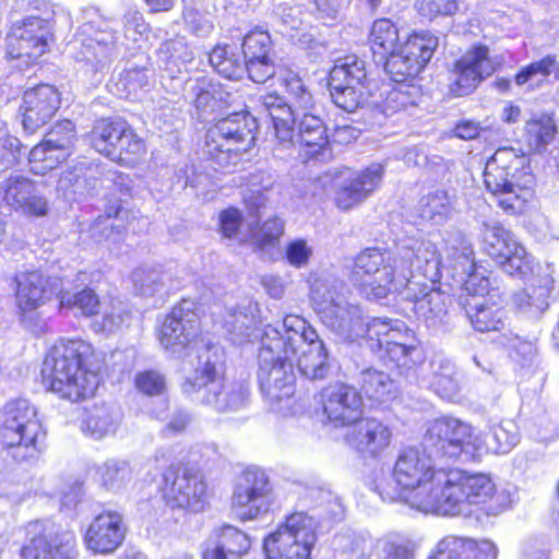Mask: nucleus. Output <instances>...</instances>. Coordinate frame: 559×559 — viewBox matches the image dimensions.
<instances>
[{"label": "nucleus", "instance_id": "f257e3e1", "mask_svg": "<svg viewBox=\"0 0 559 559\" xmlns=\"http://www.w3.org/2000/svg\"><path fill=\"white\" fill-rule=\"evenodd\" d=\"M442 258L433 242L407 239L396 252L366 248L354 261L353 280L369 300H381L399 293L413 302V311L428 328L444 323L450 297L427 284L411 281L414 269L432 284L441 278Z\"/></svg>", "mask_w": 559, "mask_h": 559}, {"label": "nucleus", "instance_id": "f03ea898", "mask_svg": "<svg viewBox=\"0 0 559 559\" xmlns=\"http://www.w3.org/2000/svg\"><path fill=\"white\" fill-rule=\"evenodd\" d=\"M289 97L287 104L277 94L260 96L261 109L273 123L274 134L282 143L294 138V124L298 126V136L311 157H325L329 151L326 128L317 115L316 103L301 78L288 71L283 79Z\"/></svg>", "mask_w": 559, "mask_h": 559}, {"label": "nucleus", "instance_id": "7ed1b4c3", "mask_svg": "<svg viewBox=\"0 0 559 559\" xmlns=\"http://www.w3.org/2000/svg\"><path fill=\"white\" fill-rule=\"evenodd\" d=\"M92 357V346L82 340L57 342L43 362L44 385L71 402L92 397L99 384V376L93 367Z\"/></svg>", "mask_w": 559, "mask_h": 559}, {"label": "nucleus", "instance_id": "20e7f679", "mask_svg": "<svg viewBox=\"0 0 559 559\" xmlns=\"http://www.w3.org/2000/svg\"><path fill=\"white\" fill-rule=\"evenodd\" d=\"M445 473L436 471L432 457L427 451L417 448L402 450L392 473L376 480V490L384 501H405L421 512L433 513L435 509L426 508V500H438L439 488L437 476Z\"/></svg>", "mask_w": 559, "mask_h": 559}, {"label": "nucleus", "instance_id": "39448f33", "mask_svg": "<svg viewBox=\"0 0 559 559\" xmlns=\"http://www.w3.org/2000/svg\"><path fill=\"white\" fill-rule=\"evenodd\" d=\"M189 365L191 369H185L181 385L185 394L192 395L195 401L218 412L236 411L245 406L248 388L242 383H225L218 348L205 345L198 347Z\"/></svg>", "mask_w": 559, "mask_h": 559}, {"label": "nucleus", "instance_id": "423d86ee", "mask_svg": "<svg viewBox=\"0 0 559 559\" xmlns=\"http://www.w3.org/2000/svg\"><path fill=\"white\" fill-rule=\"evenodd\" d=\"M487 190L506 212H521L533 195L535 179L524 154L512 147L498 148L484 170Z\"/></svg>", "mask_w": 559, "mask_h": 559}, {"label": "nucleus", "instance_id": "0eeeda50", "mask_svg": "<svg viewBox=\"0 0 559 559\" xmlns=\"http://www.w3.org/2000/svg\"><path fill=\"white\" fill-rule=\"evenodd\" d=\"M345 285L338 281L316 280L311 285V300L321 322L340 340L355 342L367 338L362 309L348 300Z\"/></svg>", "mask_w": 559, "mask_h": 559}, {"label": "nucleus", "instance_id": "6e6552de", "mask_svg": "<svg viewBox=\"0 0 559 559\" xmlns=\"http://www.w3.org/2000/svg\"><path fill=\"white\" fill-rule=\"evenodd\" d=\"M47 432L29 401L8 402L0 412V439L16 462L37 459L46 448Z\"/></svg>", "mask_w": 559, "mask_h": 559}, {"label": "nucleus", "instance_id": "1a4fd4ad", "mask_svg": "<svg viewBox=\"0 0 559 559\" xmlns=\"http://www.w3.org/2000/svg\"><path fill=\"white\" fill-rule=\"evenodd\" d=\"M282 331L272 324L261 330V347L258 355V381L270 403L288 400L295 392V373L292 357L285 355Z\"/></svg>", "mask_w": 559, "mask_h": 559}, {"label": "nucleus", "instance_id": "9d476101", "mask_svg": "<svg viewBox=\"0 0 559 559\" xmlns=\"http://www.w3.org/2000/svg\"><path fill=\"white\" fill-rule=\"evenodd\" d=\"M255 128V119L247 112L221 119L206 132L204 154L222 169L236 165L253 146Z\"/></svg>", "mask_w": 559, "mask_h": 559}, {"label": "nucleus", "instance_id": "9b49d317", "mask_svg": "<svg viewBox=\"0 0 559 559\" xmlns=\"http://www.w3.org/2000/svg\"><path fill=\"white\" fill-rule=\"evenodd\" d=\"M285 355L292 357L299 372L307 379L321 380L330 370L328 352L324 343L319 340L317 331L308 322L295 314H287L283 322Z\"/></svg>", "mask_w": 559, "mask_h": 559}, {"label": "nucleus", "instance_id": "f8f14e48", "mask_svg": "<svg viewBox=\"0 0 559 559\" xmlns=\"http://www.w3.org/2000/svg\"><path fill=\"white\" fill-rule=\"evenodd\" d=\"M439 488L438 500H426V508L435 509L433 513L455 515L468 512V506H481L490 501L496 493V486L485 474L457 475L440 473L437 476Z\"/></svg>", "mask_w": 559, "mask_h": 559}, {"label": "nucleus", "instance_id": "ddd939ff", "mask_svg": "<svg viewBox=\"0 0 559 559\" xmlns=\"http://www.w3.org/2000/svg\"><path fill=\"white\" fill-rule=\"evenodd\" d=\"M367 341L373 352H383L382 358L401 372L409 371L423 361L414 332L402 321L373 318L367 326Z\"/></svg>", "mask_w": 559, "mask_h": 559}, {"label": "nucleus", "instance_id": "4468645a", "mask_svg": "<svg viewBox=\"0 0 559 559\" xmlns=\"http://www.w3.org/2000/svg\"><path fill=\"white\" fill-rule=\"evenodd\" d=\"M316 522L307 513H293L264 539L269 559H309L317 542Z\"/></svg>", "mask_w": 559, "mask_h": 559}, {"label": "nucleus", "instance_id": "2eb2a0df", "mask_svg": "<svg viewBox=\"0 0 559 559\" xmlns=\"http://www.w3.org/2000/svg\"><path fill=\"white\" fill-rule=\"evenodd\" d=\"M53 12L45 17L28 16L15 22L7 36L5 55L16 61L17 68L34 64L46 51L52 40Z\"/></svg>", "mask_w": 559, "mask_h": 559}, {"label": "nucleus", "instance_id": "dca6fc26", "mask_svg": "<svg viewBox=\"0 0 559 559\" xmlns=\"http://www.w3.org/2000/svg\"><path fill=\"white\" fill-rule=\"evenodd\" d=\"M474 444L473 428L454 417L443 416L427 424L421 447L431 457H449L474 461L475 453L469 450Z\"/></svg>", "mask_w": 559, "mask_h": 559}, {"label": "nucleus", "instance_id": "f3484780", "mask_svg": "<svg viewBox=\"0 0 559 559\" xmlns=\"http://www.w3.org/2000/svg\"><path fill=\"white\" fill-rule=\"evenodd\" d=\"M444 253L441 270L450 271L452 277L463 284V289L471 297L465 301L484 300L489 293L490 282L475 264L472 243L460 233L450 235L445 240Z\"/></svg>", "mask_w": 559, "mask_h": 559}, {"label": "nucleus", "instance_id": "a211bd4d", "mask_svg": "<svg viewBox=\"0 0 559 559\" xmlns=\"http://www.w3.org/2000/svg\"><path fill=\"white\" fill-rule=\"evenodd\" d=\"M200 316L193 300L182 299L164 319L158 340L162 346L178 357H190L197 348Z\"/></svg>", "mask_w": 559, "mask_h": 559}, {"label": "nucleus", "instance_id": "6ab92c4d", "mask_svg": "<svg viewBox=\"0 0 559 559\" xmlns=\"http://www.w3.org/2000/svg\"><path fill=\"white\" fill-rule=\"evenodd\" d=\"M163 496L171 509L192 513L203 512L207 491L203 476L188 467L170 466L164 473Z\"/></svg>", "mask_w": 559, "mask_h": 559}, {"label": "nucleus", "instance_id": "aec40b11", "mask_svg": "<svg viewBox=\"0 0 559 559\" xmlns=\"http://www.w3.org/2000/svg\"><path fill=\"white\" fill-rule=\"evenodd\" d=\"M438 39L428 34H414L383 60L384 69L395 82L415 78L431 59Z\"/></svg>", "mask_w": 559, "mask_h": 559}, {"label": "nucleus", "instance_id": "412c9836", "mask_svg": "<svg viewBox=\"0 0 559 559\" xmlns=\"http://www.w3.org/2000/svg\"><path fill=\"white\" fill-rule=\"evenodd\" d=\"M272 487L264 471L246 469L235 487L233 506L242 520H252L266 513L273 503Z\"/></svg>", "mask_w": 559, "mask_h": 559}, {"label": "nucleus", "instance_id": "4be33fe9", "mask_svg": "<svg viewBox=\"0 0 559 559\" xmlns=\"http://www.w3.org/2000/svg\"><path fill=\"white\" fill-rule=\"evenodd\" d=\"M495 70L488 48L481 45L472 47L454 63L450 78V93L455 97L469 95Z\"/></svg>", "mask_w": 559, "mask_h": 559}, {"label": "nucleus", "instance_id": "5701e85b", "mask_svg": "<svg viewBox=\"0 0 559 559\" xmlns=\"http://www.w3.org/2000/svg\"><path fill=\"white\" fill-rule=\"evenodd\" d=\"M28 527L36 535L22 548V559L76 558V538L73 532L52 533L40 521L29 523Z\"/></svg>", "mask_w": 559, "mask_h": 559}, {"label": "nucleus", "instance_id": "b1692460", "mask_svg": "<svg viewBox=\"0 0 559 559\" xmlns=\"http://www.w3.org/2000/svg\"><path fill=\"white\" fill-rule=\"evenodd\" d=\"M320 396L323 414L335 427L350 426L360 419L362 399L354 386L333 383L324 388Z\"/></svg>", "mask_w": 559, "mask_h": 559}, {"label": "nucleus", "instance_id": "393cba45", "mask_svg": "<svg viewBox=\"0 0 559 559\" xmlns=\"http://www.w3.org/2000/svg\"><path fill=\"white\" fill-rule=\"evenodd\" d=\"M127 531V524L120 512L104 511L88 525L84 543L94 554L109 555L122 545Z\"/></svg>", "mask_w": 559, "mask_h": 559}, {"label": "nucleus", "instance_id": "a878e982", "mask_svg": "<svg viewBox=\"0 0 559 559\" xmlns=\"http://www.w3.org/2000/svg\"><path fill=\"white\" fill-rule=\"evenodd\" d=\"M60 93L50 84H39L24 92L20 106L22 123L33 133L48 123L60 107Z\"/></svg>", "mask_w": 559, "mask_h": 559}, {"label": "nucleus", "instance_id": "bb28decb", "mask_svg": "<svg viewBox=\"0 0 559 559\" xmlns=\"http://www.w3.org/2000/svg\"><path fill=\"white\" fill-rule=\"evenodd\" d=\"M384 166L373 163L367 168L345 176L335 192V204L347 211L364 202L382 181Z\"/></svg>", "mask_w": 559, "mask_h": 559}, {"label": "nucleus", "instance_id": "cd10ccee", "mask_svg": "<svg viewBox=\"0 0 559 559\" xmlns=\"http://www.w3.org/2000/svg\"><path fill=\"white\" fill-rule=\"evenodd\" d=\"M116 36L114 33L94 29L91 23L83 24L74 44L81 45L78 55L80 61L91 66L93 71L104 70L112 60Z\"/></svg>", "mask_w": 559, "mask_h": 559}, {"label": "nucleus", "instance_id": "c85d7f7f", "mask_svg": "<svg viewBox=\"0 0 559 559\" xmlns=\"http://www.w3.org/2000/svg\"><path fill=\"white\" fill-rule=\"evenodd\" d=\"M3 201L13 210L28 216H45L48 202L36 189L34 182L25 177H10L0 185Z\"/></svg>", "mask_w": 559, "mask_h": 559}, {"label": "nucleus", "instance_id": "c756f323", "mask_svg": "<svg viewBox=\"0 0 559 559\" xmlns=\"http://www.w3.org/2000/svg\"><path fill=\"white\" fill-rule=\"evenodd\" d=\"M345 439L357 451L374 456L390 445L392 432L381 420L360 418L353 424Z\"/></svg>", "mask_w": 559, "mask_h": 559}, {"label": "nucleus", "instance_id": "7c9ffc66", "mask_svg": "<svg viewBox=\"0 0 559 559\" xmlns=\"http://www.w3.org/2000/svg\"><path fill=\"white\" fill-rule=\"evenodd\" d=\"M14 282L16 305L24 318L41 307L51 296L49 280L38 270L19 271Z\"/></svg>", "mask_w": 559, "mask_h": 559}, {"label": "nucleus", "instance_id": "2f4dec72", "mask_svg": "<svg viewBox=\"0 0 559 559\" xmlns=\"http://www.w3.org/2000/svg\"><path fill=\"white\" fill-rule=\"evenodd\" d=\"M520 441L518 425L511 419H503L489 427L488 432L474 433V444L469 447L471 453H475V460L486 453L507 454Z\"/></svg>", "mask_w": 559, "mask_h": 559}, {"label": "nucleus", "instance_id": "473e14b6", "mask_svg": "<svg viewBox=\"0 0 559 559\" xmlns=\"http://www.w3.org/2000/svg\"><path fill=\"white\" fill-rule=\"evenodd\" d=\"M420 217L435 224H443L455 211L454 199L443 189H435L424 194L417 205Z\"/></svg>", "mask_w": 559, "mask_h": 559}, {"label": "nucleus", "instance_id": "72a5a7b5", "mask_svg": "<svg viewBox=\"0 0 559 559\" xmlns=\"http://www.w3.org/2000/svg\"><path fill=\"white\" fill-rule=\"evenodd\" d=\"M134 290L138 295L152 297L171 288V276L159 266L141 265L131 274Z\"/></svg>", "mask_w": 559, "mask_h": 559}, {"label": "nucleus", "instance_id": "f704fd0d", "mask_svg": "<svg viewBox=\"0 0 559 559\" xmlns=\"http://www.w3.org/2000/svg\"><path fill=\"white\" fill-rule=\"evenodd\" d=\"M369 86L368 70L365 60L355 55L338 59L330 71L329 86L337 88L341 84Z\"/></svg>", "mask_w": 559, "mask_h": 559}, {"label": "nucleus", "instance_id": "c9c22d12", "mask_svg": "<svg viewBox=\"0 0 559 559\" xmlns=\"http://www.w3.org/2000/svg\"><path fill=\"white\" fill-rule=\"evenodd\" d=\"M122 415L119 409L108 405H95L84 420L83 429L95 439L116 433Z\"/></svg>", "mask_w": 559, "mask_h": 559}, {"label": "nucleus", "instance_id": "e433bc0d", "mask_svg": "<svg viewBox=\"0 0 559 559\" xmlns=\"http://www.w3.org/2000/svg\"><path fill=\"white\" fill-rule=\"evenodd\" d=\"M465 310L472 325L479 332L500 331L506 325L504 311L486 305L485 300L465 301Z\"/></svg>", "mask_w": 559, "mask_h": 559}, {"label": "nucleus", "instance_id": "4c0bfd02", "mask_svg": "<svg viewBox=\"0 0 559 559\" xmlns=\"http://www.w3.org/2000/svg\"><path fill=\"white\" fill-rule=\"evenodd\" d=\"M369 40L373 55L379 56L380 60L402 46L399 28L389 19H378L373 22Z\"/></svg>", "mask_w": 559, "mask_h": 559}, {"label": "nucleus", "instance_id": "58836bf2", "mask_svg": "<svg viewBox=\"0 0 559 559\" xmlns=\"http://www.w3.org/2000/svg\"><path fill=\"white\" fill-rule=\"evenodd\" d=\"M430 385L442 399L452 400L460 390V381L455 365L449 359H437L431 362Z\"/></svg>", "mask_w": 559, "mask_h": 559}, {"label": "nucleus", "instance_id": "ea45409f", "mask_svg": "<svg viewBox=\"0 0 559 559\" xmlns=\"http://www.w3.org/2000/svg\"><path fill=\"white\" fill-rule=\"evenodd\" d=\"M100 485L114 492L126 489L133 480L134 474L126 460L109 459L97 468Z\"/></svg>", "mask_w": 559, "mask_h": 559}, {"label": "nucleus", "instance_id": "a19ab883", "mask_svg": "<svg viewBox=\"0 0 559 559\" xmlns=\"http://www.w3.org/2000/svg\"><path fill=\"white\" fill-rule=\"evenodd\" d=\"M123 120L120 119H99L97 120L90 133L91 145L98 153L106 157L115 156V142L118 134H122Z\"/></svg>", "mask_w": 559, "mask_h": 559}, {"label": "nucleus", "instance_id": "79ce46f5", "mask_svg": "<svg viewBox=\"0 0 559 559\" xmlns=\"http://www.w3.org/2000/svg\"><path fill=\"white\" fill-rule=\"evenodd\" d=\"M209 62L222 76L239 80L245 74V62L228 45H217L209 53Z\"/></svg>", "mask_w": 559, "mask_h": 559}, {"label": "nucleus", "instance_id": "37998d69", "mask_svg": "<svg viewBox=\"0 0 559 559\" xmlns=\"http://www.w3.org/2000/svg\"><path fill=\"white\" fill-rule=\"evenodd\" d=\"M484 249L498 263L511 254V250L518 246L514 236L499 225H484Z\"/></svg>", "mask_w": 559, "mask_h": 559}, {"label": "nucleus", "instance_id": "c03bdc74", "mask_svg": "<svg viewBox=\"0 0 559 559\" xmlns=\"http://www.w3.org/2000/svg\"><path fill=\"white\" fill-rule=\"evenodd\" d=\"M361 390L369 400L384 403L396 396L393 380L384 372L368 369L361 373Z\"/></svg>", "mask_w": 559, "mask_h": 559}, {"label": "nucleus", "instance_id": "a18cd8bd", "mask_svg": "<svg viewBox=\"0 0 559 559\" xmlns=\"http://www.w3.org/2000/svg\"><path fill=\"white\" fill-rule=\"evenodd\" d=\"M551 73L559 80V61H557L555 56L547 55L540 60L523 67L516 73L514 80L519 86L528 84L530 88H534L538 87Z\"/></svg>", "mask_w": 559, "mask_h": 559}, {"label": "nucleus", "instance_id": "49530a36", "mask_svg": "<svg viewBox=\"0 0 559 559\" xmlns=\"http://www.w3.org/2000/svg\"><path fill=\"white\" fill-rule=\"evenodd\" d=\"M550 289L546 285L531 286L513 295L515 307L530 317H539L548 308Z\"/></svg>", "mask_w": 559, "mask_h": 559}, {"label": "nucleus", "instance_id": "de8ad7c7", "mask_svg": "<svg viewBox=\"0 0 559 559\" xmlns=\"http://www.w3.org/2000/svg\"><path fill=\"white\" fill-rule=\"evenodd\" d=\"M159 57L165 61L170 73L180 72L194 60L193 51L188 46L185 37H177L163 43L159 47Z\"/></svg>", "mask_w": 559, "mask_h": 559}, {"label": "nucleus", "instance_id": "09e8293b", "mask_svg": "<svg viewBox=\"0 0 559 559\" xmlns=\"http://www.w3.org/2000/svg\"><path fill=\"white\" fill-rule=\"evenodd\" d=\"M191 96L200 118H205L206 115L218 110L223 102L222 91L205 79L194 82L191 86Z\"/></svg>", "mask_w": 559, "mask_h": 559}, {"label": "nucleus", "instance_id": "8fccbe9b", "mask_svg": "<svg viewBox=\"0 0 559 559\" xmlns=\"http://www.w3.org/2000/svg\"><path fill=\"white\" fill-rule=\"evenodd\" d=\"M68 157L70 156L60 150L51 145H45V140H43L29 151L28 163L34 174L45 175L47 171L57 168Z\"/></svg>", "mask_w": 559, "mask_h": 559}, {"label": "nucleus", "instance_id": "3c124183", "mask_svg": "<svg viewBox=\"0 0 559 559\" xmlns=\"http://www.w3.org/2000/svg\"><path fill=\"white\" fill-rule=\"evenodd\" d=\"M556 126L548 116H540L527 121L525 127V142L532 152H540L555 138Z\"/></svg>", "mask_w": 559, "mask_h": 559}, {"label": "nucleus", "instance_id": "603ef678", "mask_svg": "<svg viewBox=\"0 0 559 559\" xmlns=\"http://www.w3.org/2000/svg\"><path fill=\"white\" fill-rule=\"evenodd\" d=\"M211 536L231 559H239V557L246 554L250 548L248 535L231 525H225L216 530Z\"/></svg>", "mask_w": 559, "mask_h": 559}, {"label": "nucleus", "instance_id": "864d4df0", "mask_svg": "<svg viewBox=\"0 0 559 559\" xmlns=\"http://www.w3.org/2000/svg\"><path fill=\"white\" fill-rule=\"evenodd\" d=\"M330 94L333 103L337 107L345 111L353 112L366 104L370 96V86L345 83L337 86V88L330 86Z\"/></svg>", "mask_w": 559, "mask_h": 559}, {"label": "nucleus", "instance_id": "5fc2aeb1", "mask_svg": "<svg viewBox=\"0 0 559 559\" xmlns=\"http://www.w3.org/2000/svg\"><path fill=\"white\" fill-rule=\"evenodd\" d=\"M148 70L132 67L123 70L114 84L115 93L121 98H134L148 84Z\"/></svg>", "mask_w": 559, "mask_h": 559}, {"label": "nucleus", "instance_id": "6e6d98bb", "mask_svg": "<svg viewBox=\"0 0 559 559\" xmlns=\"http://www.w3.org/2000/svg\"><path fill=\"white\" fill-rule=\"evenodd\" d=\"M123 213L124 211L119 206L114 213L109 211L106 217H98L91 228L93 237L98 241L104 239L106 241L119 242L126 230L122 224Z\"/></svg>", "mask_w": 559, "mask_h": 559}, {"label": "nucleus", "instance_id": "4d7b16f0", "mask_svg": "<svg viewBox=\"0 0 559 559\" xmlns=\"http://www.w3.org/2000/svg\"><path fill=\"white\" fill-rule=\"evenodd\" d=\"M182 19L187 31L197 37L206 38L214 31V22L211 15L198 3L186 4Z\"/></svg>", "mask_w": 559, "mask_h": 559}, {"label": "nucleus", "instance_id": "13d9d810", "mask_svg": "<svg viewBox=\"0 0 559 559\" xmlns=\"http://www.w3.org/2000/svg\"><path fill=\"white\" fill-rule=\"evenodd\" d=\"M86 163H80L71 169L63 171L57 182V191L68 200L75 199V195L86 191Z\"/></svg>", "mask_w": 559, "mask_h": 559}, {"label": "nucleus", "instance_id": "bf43d9fd", "mask_svg": "<svg viewBox=\"0 0 559 559\" xmlns=\"http://www.w3.org/2000/svg\"><path fill=\"white\" fill-rule=\"evenodd\" d=\"M45 145H51L71 156L76 140L74 124L70 120H63L55 124L45 135Z\"/></svg>", "mask_w": 559, "mask_h": 559}, {"label": "nucleus", "instance_id": "052dcab7", "mask_svg": "<svg viewBox=\"0 0 559 559\" xmlns=\"http://www.w3.org/2000/svg\"><path fill=\"white\" fill-rule=\"evenodd\" d=\"M60 307L69 309H79L82 314L90 317L97 313L99 308V298L90 288L72 294L70 292H63L60 295Z\"/></svg>", "mask_w": 559, "mask_h": 559}, {"label": "nucleus", "instance_id": "680f3d73", "mask_svg": "<svg viewBox=\"0 0 559 559\" xmlns=\"http://www.w3.org/2000/svg\"><path fill=\"white\" fill-rule=\"evenodd\" d=\"M114 145L116 155L108 157L114 162L123 160L124 154L139 156L145 152V145L143 140L140 136H138V134L126 121H123L122 124V134H118V139H116Z\"/></svg>", "mask_w": 559, "mask_h": 559}, {"label": "nucleus", "instance_id": "e2e57ef3", "mask_svg": "<svg viewBox=\"0 0 559 559\" xmlns=\"http://www.w3.org/2000/svg\"><path fill=\"white\" fill-rule=\"evenodd\" d=\"M257 305L249 304L247 307L228 309L224 318L225 326L230 333L249 335L248 331L255 325L253 311Z\"/></svg>", "mask_w": 559, "mask_h": 559}, {"label": "nucleus", "instance_id": "0e129e2a", "mask_svg": "<svg viewBox=\"0 0 559 559\" xmlns=\"http://www.w3.org/2000/svg\"><path fill=\"white\" fill-rule=\"evenodd\" d=\"M418 91L411 85L394 86L388 92L383 104V111L386 115L393 114L408 106L417 104Z\"/></svg>", "mask_w": 559, "mask_h": 559}, {"label": "nucleus", "instance_id": "69168bd1", "mask_svg": "<svg viewBox=\"0 0 559 559\" xmlns=\"http://www.w3.org/2000/svg\"><path fill=\"white\" fill-rule=\"evenodd\" d=\"M500 343L508 347L510 356L521 364L532 361L537 352L533 341L521 338L511 332L503 333L500 336Z\"/></svg>", "mask_w": 559, "mask_h": 559}, {"label": "nucleus", "instance_id": "338daca9", "mask_svg": "<svg viewBox=\"0 0 559 559\" xmlns=\"http://www.w3.org/2000/svg\"><path fill=\"white\" fill-rule=\"evenodd\" d=\"M272 43L267 32L254 29L248 33L242 40V52L246 58H265L271 56Z\"/></svg>", "mask_w": 559, "mask_h": 559}, {"label": "nucleus", "instance_id": "774afa93", "mask_svg": "<svg viewBox=\"0 0 559 559\" xmlns=\"http://www.w3.org/2000/svg\"><path fill=\"white\" fill-rule=\"evenodd\" d=\"M417 12L429 20L455 14L461 9L457 0H416Z\"/></svg>", "mask_w": 559, "mask_h": 559}]
</instances>
